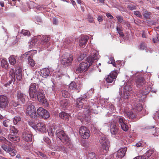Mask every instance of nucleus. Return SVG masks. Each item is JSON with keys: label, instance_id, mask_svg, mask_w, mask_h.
I'll use <instances>...</instances> for the list:
<instances>
[{"label": "nucleus", "instance_id": "nucleus-1", "mask_svg": "<svg viewBox=\"0 0 159 159\" xmlns=\"http://www.w3.org/2000/svg\"><path fill=\"white\" fill-rule=\"evenodd\" d=\"M9 75L11 80L9 81V85L11 84L12 83H13V84L15 83H17L22 79V69L20 67L17 68L16 70L15 74L14 70L11 69L10 70Z\"/></svg>", "mask_w": 159, "mask_h": 159}, {"label": "nucleus", "instance_id": "nucleus-2", "mask_svg": "<svg viewBox=\"0 0 159 159\" xmlns=\"http://www.w3.org/2000/svg\"><path fill=\"white\" fill-rule=\"evenodd\" d=\"M35 95L36 97H34V98H31V99L33 101L38 100L44 107H48V103L45 98L44 94L42 91H38L35 93Z\"/></svg>", "mask_w": 159, "mask_h": 159}, {"label": "nucleus", "instance_id": "nucleus-3", "mask_svg": "<svg viewBox=\"0 0 159 159\" xmlns=\"http://www.w3.org/2000/svg\"><path fill=\"white\" fill-rule=\"evenodd\" d=\"M56 135L63 143L68 145H69L70 140L63 130L61 129L57 130L56 132Z\"/></svg>", "mask_w": 159, "mask_h": 159}, {"label": "nucleus", "instance_id": "nucleus-4", "mask_svg": "<svg viewBox=\"0 0 159 159\" xmlns=\"http://www.w3.org/2000/svg\"><path fill=\"white\" fill-rule=\"evenodd\" d=\"M79 132L81 137L84 139H88L90 136L89 130L84 126H82L80 128Z\"/></svg>", "mask_w": 159, "mask_h": 159}, {"label": "nucleus", "instance_id": "nucleus-5", "mask_svg": "<svg viewBox=\"0 0 159 159\" xmlns=\"http://www.w3.org/2000/svg\"><path fill=\"white\" fill-rule=\"evenodd\" d=\"M132 89V87L129 83H127L124 87L123 93L121 97L125 99H127L130 96Z\"/></svg>", "mask_w": 159, "mask_h": 159}, {"label": "nucleus", "instance_id": "nucleus-6", "mask_svg": "<svg viewBox=\"0 0 159 159\" xmlns=\"http://www.w3.org/2000/svg\"><path fill=\"white\" fill-rule=\"evenodd\" d=\"M26 113L31 117L36 119L37 118L36 110L34 106L32 104L29 105L27 109Z\"/></svg>", "mask_w": 159, "mask_h": 159}, {"label": "nucleus", "instance_id": "nucleus-7", "mask_svg": "<svg viewBox=\"0 0 159 159\" xmlns=\"http://www.w3.org/2000/svg\"><path fill=\"white\" fill-rule=\"evenodd\" d=\"M38 115L41 118L47 119L50 117L49 112L45 109L42 107H39L37 111Z\"/></svg>", "mask_w": 159, "mask_h": 159}, {"label": "nucleus", "instance_id": "nucleus-8", "mask_svg": "<svg viewBox=\"0 0 159 159\" xmlns=\"http://www.w3.org/2000/svg\"><path fill=\"white\" fill-rule=\"evenodd\" d=\"M100 143L102 148L106 151L108 150L110 146V143L106 137L103 136L100 139Z\"/></svg>", "mask_w": 159, "mask_h": 159}, {"label": "nucleus", "instance_id": "nucleus-9", "mask_svg": "<svg viewBox=\"0 0 159 159\" xmlns=\"http://www.w3.org/2000/svg\"><path fill=\"white\" fill-rule=\"evenodd\" d=\"M116 120L120 125L121 128L124 131H127L128 129V126L125 122V120L122 116H117L116 117Z\"/></svg>", "mask_w": 159, "mask_h": 159}, {"label": "nucleus", "instance_id": "nucleus-10", "mask_svg": "<svg viewBox=\"0 0 159 159\" xmlns=\"http://www.w3.org/2000/svg\"><path fill=\"white\" fill-rule=\"evenodd\" d=\"M30 98H34L35 93L39 91H37L36 84L35 83H31L30 86L29 90Z\"/></svg>", "mask_w": 159, "mask_h": 159}, {"label": "nucleus", "instance_id": "nucleus-11", "mask_svg": "<svg viewBox=\"0 0 159 159\" xmlns=\"http://www.w3.org/2000/svg\"><path fill=\"white\" fill-rule=\"evenodd\" d=\"M92 56H89L86 58V61L89 63V66L92 64L93 62L96 60L98 59V52L96 50L92 51Z\"/></svg>", "mask_w": 159, "mask_h": 159}, {"label": "nucleus", "instance_id": "nucleus-12", "mask_svg": "<svg viewBox=\"0 0 159 159\" xmlns=\"http://www.w3.org/2000/svg\"><path fill=\"white\" fill-rule=\"evenodd\" d=\"M118 73V71L116 70L111 71L106 78L107 82L109 83H112L116 78Z\"/></svg>", "mask_w": 159, "mask_h": 159}, {"label": "nucleus", "instance_id": "nucleus-13", "mask_svg": "<svg viewBox=\"0 0 159 159\" xmlns=\"http://www.w3.org/2000/svg\"><path fill=\"white\" fill-rule=\"evenodd\" d=\"M7 98L3 95H0V108H5L8 105Z\"/></svg>", "mask_w": 159, "mask_h": 159}, {"label": "nucleus", "instance_id": "nucleus-14", "mask_svg": "<svg viewBox=\"0 0 159 159\" xmlns=\"http://www.w3.org/2000/svg\"><path fill=\"white\" fill-rule=\"evenodd\" d=\"M17 98L18 100L23 103H24L28 99L27 96L20 91H18L17 92Z\"/></svg>", "mask_w": 159, "mask_h": 159}, {"label": "nucleus", "instance_id": "nucleus-15", "mask_svg": "<svg viewBox=\"0 0 159 159\" xmlns=\"http://www.w3.org/2000/svg\"><path fill=\"white\" fill-rule=\"evenodd\" d=\"M110 131L111 134L112 135H116L118 132V127L116 125V123L114 121L111 123Z\"/></svg>", "mask_w": 159, "mask_h": 159}, {"label": "nucleus", "instance_id": "nucleus-16", "mask_svg": "<svg viewBox=\"0 0 159 159\" xmlns=\"http://www.w3.org/2000/svg\"><path fill=\"white\" fill-rule=\"evenodd\" d=\"M127 148L125 147L119 149L116 155L117 159H121L122 157H124Z\"/></svg>", "mask_w": 159, "mask_h": 159}, {"label": "nucleus", "instance_id": "nucleus-17", "mask_svg": "<svg viewBox=\"0 0 159 159\" xmlns=\"http://www.w3.org/2000/svg\"><path fill=\"white\" fill-rule=\"evenodd\" d=\"M57 126L52 124L51 126H50L49 127V129L48 130V133L49 136H53L55 134H56V132L57 130H59Z\"/></svg>", "mask_w": 159, "mask_h": 159}, {"label": "nucleus", "instance_id": "nucleus-18", "mask_svg": "<svg viewBox=\"0 0 159 159\" xmlns=\"http://www.w3.org/2000/svg\"><path fill=\"white\" fill-rule=\"evenodd\" d=\"M89 38L87 36H83L81 37L79 40V46L84 48L87 43Z\"/></svg>", "mask_w": 159, "mask_h": 159}, {"label": "nucleus", "instance_id": "nucleus-19", "mask_svg": "<svg viewBox=\"0 0 159 159\" xmlns=\"http://www.w3.org/2000/svg\"><path fill=\"white\" fill-rule=\"evenodd\" d=\"M37 129L39 131L44 132L46 131V127L45 124L42 122H39L36 125Z\"/></svg>", "mask_w": 159, "mask_h": 159}, {"label": "nucleus", "instance_id": "nucleus-20", "mask_svg": "<svg viewBox=\"0 0 159 159\" xmlns=\"http://www.w3.org/2000/svg\"><path fill=\"white\" fill-rule=\"evenodd\" d=\"M88 64L86 62H84L80 64V67L76 69V71L78 72H82L85 71L87 68Z\"/></svg>", "mask_w": 159, "mask_h": 159}, {"label": "nucleus", "instance_id": "nucleus-21", "mask_svg": "<svg viewBox=\"0 0 159 159\" xmlns=\"http://www.w3.org/2000/svg\"><path fill=\"white\" fill-rule=\"evenodd\" d=\"M148 91L147 90L144 92H143V90H141L137 93L136 96L138 98H139L138 100L140 101L146 97V95L148 94Z\"/></svg>", "mask_w": 159, "mask_h": 159}, {"label": "nucleus", "instance_id": "nucleus-22", "mask_svg": "<svg viewBox=\"0 0 159 159\" xmlns=\"http://www.w3.org/2000/svg\"><path fill=\"white\" fill-rule=\"evenodd\" d=\"M50 71L47 68H44L41 70L40 75L43 77L47 78L49 76Z\"/></svg>", "mask_w": 159, "mask_h": 159}, {"label": "nucleus", "instance_id": "nucleus-23", "mask_svg": "<svg viewBox=\"0 0 159 159\" xmlns=\"http://www.w3.org/2000/svg\"><path fill=\"white\" fill-rule=\"evenodd\" d=\"M145 83L144 78L142 77H140L137 79L136 81V85L137 87L139 88L143 86Z\"/></svg>", "mask_w": 159, "mask_h": 159}, {"label": "nucleus", "instance_id": "nucleus-24", "mask_svg": "<svg viewBox=\"0 0 159 159\" xmlns=\"http://www.w3.org/2000/svg\"><path fill=\"white\" fill-rule=\"evenodd\" d=\"M86 95H85L84 96H83L82 98H79L77 99L76 104L77 107L80 108L83 107V103L82 101H84L85 98H86Z\"/></svg>", "mask_w": 159, "mask_h": 159}, {"label": "nucleus", "instance_id": "nucleus-25", "mask_svg": "<svg viewBox=\"0 0 159 159\" xmlns=\"http://www.w3.org/2000/svg\"><path fill=\"white\" fill-rule=\"evenodd\" d=\"M23 138L25 141L27 142H30L32 141V135L29 133L26 132L23 134Z\"/></svg>", "mask_w": 159, "mask_h": 159}, {"label": "nucleus", "instance_id": "nucleus-26", "mask_svg": "<svg viewBox=\"0 0 159 159\" xmlns=\"http://www.w3.org/2000/svg\"><path fill=\"white\" fill-rule=\"evenodd\" d=\"M8 137L10 141L14 143L18 142L20 140V138L17 136L10 134L8 135Z\"/></svg>", "mask_w": 159, "mask_h": 159}, {"label": "nucleus", "instance_id": "nucleus-27", "mask_svg": "<svg viewBox=\"0 0 159 159\" xmlns=\"http://www.w3.org/2000/svg\"><path fill=\"white\" fill-rule=\"evenodd\" d=\"M49 37L46 35L42 36L41 38L40 44L42 45L45 44L49 41Z\"/></svg>", "mask_w": 159, "mask_h": 159}, {"label": "nucleus", "instance_id": "nucleus-28", "mask_svg": "<svg viewBox=\"0 0 159 159\" xmlns=\"http://www.w3.org/2000/svg\"><path fill=\"white\" fill-rule=\"evenodd\" d=\"M59 117L65 120L68 121L69 120V115L64 112H62L59 114Z\"/></svg>", "mask_w": 159, "mask_h": 159}, {"label": "nucleus", "instance_id": "nucleus-29", "mask_svg": "<svg viewBox=\"0 0 159 159\" xmlns=\"http://www.w3.org/2000/svg\"><path fill=\"white\" fill-rule=\"evenodd\" d=\"M116 18L119 23H122V24L124 25L128 24V22L124 20L123 17L122 16L117 15L116 16Z\"/></svg>", "mask_w": 159, "mask_h": 159}, {"label": "nucleus", "instance_id": "nucleus-30", "mask_svg": "<svg viewBox=\"0 0 159 159\" xmlns=\"http://www.w3.org/2000/svg\"><path fill=\"white\" fill-rule=\"evenodd\" d=\"M61 64L63 65H66V66H68L69 65L70 59L69 58H64L63 57L61 61Z\"/></svg>", "mask_w": 159, "mask_h": 159}, {"label": "nucleus", "instance_id": "nucleus-31", "mask_svg": "<svg viewBox=\"0 0 159 159\" xmlns=\"http://www.w3.org/2000/svg\"><path fill=\"white\" fill-rule=\"evenodd\" d=\"M125 115L130 119H133L135 117V115L131 111H125Z\"/></svg>", "mask_w": 159, "mask_h": 159}, {"label": "nucleus", "instance_id": "nucleus-32", "mask_svg": "<svg viewBox=\"0 0 159 159\" xmlns=\"http://www.w3.org/2000/svg\"><path fill=\"white\" fill-rule=\"evenodd\" d=\"M9 61L10 64L12 65H15L16 63V60L13 55L9 57Z\"/></svg>", "mask_w": 159, "mask_h": 159}, {"label": "nucleus", "instance_id": "nucleus-33", "mask_svg": "<svg viewBox=\"0 0 159 159\" xmlns=\"http://www.w3.org/2000/svg\"><path fill=\"white\" fill-rule=\"evenodd\" d=\"M153 152L152 150H149L148 151L143 155L142 156L143 157L146 158V159L149 157Z\"/></svg>", "mask_w": 159, "mask_h": 159}, {"label": "nucleus", "instance_id": "nucleus-34", "mask_svg": "<svg viewBox=\"0 0 159 159\" xmlns=\"http://www.w3.org/2000/svg\"><path fill=\"white\" fill-rule=\"evenodd\" d=\"M1 66L3 68L7 69L8 67V63L5 59H2L1 61Z\"/></svg>", "mask_w": 159, "mask_h": 159}, {"label": "nucleus", "instance_id": "nucleus-35", "mask_svg": "<svg viewBox=\"0 0 159 159\" xmlns=\"http://www.w3.org/2000/svg\"><path fill=\"white\" fill-rule=\"evenodd\" d=\"M2 147L4 151L9 152L12 151V148L8 147L6 145L4 144L2 145Z\"/></svg>", "mask_w": 159, "mask_h": 159}, {"label": "nucleus", "instance_id": "nucleus-36", "mask_svg": "<svg viewBox=\"0 0 159 159\" xmlns=\"http://www.w3.org/2000/svg\"><path fill=\"white\" fill-rule=\"evenodd\" d=\"M134 109L137 110L138 111H140L142 110V107L140 103L134 104Z\"/></svg>", "mask_w": 159, "mask_h": 159}, {"label": "nucleus", "instance_id": "nucleus-37", "mask_svg": "<svg viewBox=\"0 0 159 159\" xmlns=\"http://www.w3.org/2000/svg\"><path fill=\"white\" fill-rule=\"evenodd\" d=\"M140 49L141 50H145L146 52H148L149 51L151 53L150 51L147 49L146 45L144 43H142L140 45Z\"/></svg>", "mask_w": 159, "mask_h": 159}, {"label": "nucleus", "instance_id": "nucleus-38", "mask_svg": "<svg viewBox=\"0 0 159 159\" xmlns=\"http://www.w3.org/2000/svg\"><path fill=\"white\" fill-rule=\"evenodd\" d=\"M2 124L4 127H7L10 126V121L9 120H6L3 121Z\"/></svg>", "mask_w": 159, "mask_h": 159}, {"label": "nucleus", "instance_id": "nucleus-39", "mask_svg": "<svg viewBox=\"0 0 159 159\" xmlns=\"http://www.w3.org/2000/svg\"><path fill=\"white\" fill-rule=\"evenodd\" d=\"M28 61L29 64L32 67L35 65L34 61L31 58L30 56L28 57Z\"/></svg>", "mask_w": 159, "mask_h": 159}, {"label": "nucleus", "instance_id": "nucleus-40", "mask_svg": "<svg viewBox=\"0 0 159 159\" xmlns=\"http://www.w3.org/2000/svg\"><path fill=\"white\" fill-rule=\"evenodd\" d=\"M88 159H96V157L95 153L92 152L89 153Z\"/></svg>", "mask_w": 159, "mask_h": 159}, {"label": "nucleus", "instance_id": "nucleus-41", "mask_svg": "<svg viewBox=\"0 0 159 159\" xmlns=\"http://www.w3.org/2000/svg\"><path fill=\"white\" fill-rule=\"evenodd\" d=\"M43 140L47 144L50 146L51 144V141L48 137L46 136L44 137L43 138Z\"/></svg>", "mask_w": 159, "mask_h": 159}, {"label": "nucleus", "instance_id": "nucleus-42", "mask_svg": "<svg viewBox=\"0 0 159 159\" xmlns=\"http://www.w3.org/2000/svg\"><path fill=\"white\" fill-rule=\"evenodd\" d=\"M21 120V118L18 116H16L14 118L13 121L14 124H16L17 122Z\"/></svg>", "mask_w": 159, "mask_h": 159}, {"label": "nucleus", "instance_id": "nucleus-43", "mask_svg": "<svg viewBox=\"0 0 159 159\" xmlns=\"http://www.w3.org/2000/svg\"><path fill=\"white\" fill-rule=\"evenodd\" d=\"M116 29L118 33L119 34L120 36L122 37H123L124 35L122 30L120 28H118L117 26L116 27Z\"/></svg>", "mask_w": 159, "mask_h": 159}, {"label": "nucleus", "instance_id": "nucleus-44", "mask_svg": "<svg viewBox=\"0 0 159 159\" xmlns=\"http://www.w3.org/2000/svg\"><path fill=\"white\" fill-rule=\"evenodd\" d=\"M152 40L154 43L157 42H159V35L157 34H156L153 38Z\"/></svg>", "mask_w": 159, "mask_h": 159}, {"label": "nucleus", "instance_id": "nucleus-45", "mask_svg": "<svg viewBox=\"0 0 159 159\" xmlns=\"http://www.w3.org/2000/svg\"><path fill=\"white\" fill-rule=\"evenodd\" d=\"M77 88V85L74 82H72L70 83V89H75Z\"/></svg>", "mask_w": 159, "mask_h": 159}, {"label": "nucleus", "instance_id": "nucleus-46", "mask_svg": "<svg viewBox=\"0 0 159 159\" xmlns=\"http://www.w3.org/2000/svg\"><path fill=\"white\" fill-rule=\"evenodd\" d=\"M127 8L130 10H134L136 9V7L134 5L130 4L128 6Z\"/></svg>", "mask_w": 159, "mask_h": 159}, {"label": "nucleus", "instance_id": "nucleus-47", "mask_svg": "<svg viewBox=\"0 0 159 159\" xmlns=\"http://www.w3.org/2000/svg\"><path fill=\"white\" fill-rule=\"evenodd\" d=\"M21 33L25 36H29L30 35V33L29 31L25 30H22Z\"/></svg>", "mask_w": 159, "mask_h": 159}, {"label": "nucleus", "instance_id": "nucleus-48", "mask_svg": "<svg viewBox=\"0 0 159 159\" xmlns=\"http://www.w3.org/2000/svg\"><path fill=\"white\" fill-rule=\"evenodd\" d=\"M151 13L148 12V11H146L144 12L143 14V16L144 18H149L150 16V15Z\"/></svg>", "mask_w": 159, "mask_h": 159}, {"label": "nucleus", "instance_id": "nucleus-49", "mask_svg": "<svg viewBox=\"0 0 159 159\" xmlns=\"http://www.w3.org/2000/svg\"><path fill=\"white\" fill-rule=\"evenodd\" d=\"M134 14L138 17L141 18L142 16V14L139 11H135L134 12Z\"/></svg>", "mask_w": 159, "mask_h": 159}, {"label": "nucleus", "instance_id": "nucleus-50", "mask_svg": "<svg viewBox=\"0 0 159 159\" xmlns=\"http://www.w3.org/2000/svg\"><path fill=\"white\" fill-rule=\"evenodd\" d=\"M10 131L11 133L14 134H16L17 133V130L15 128L14 126H12L11 128Z\"/></svg>", "mask_w": 159, "mask_h": 159}, {"label": "nucleus", "instance_id": "nucleus-51", "mask_svg": "<svg viewBox=\"0 0 159 159\" xmlns=\"http://www.w3.org/2000/svg\"><path fill=\"white\" fill-rule=\"evenodd\" d=\"M37 155L38 156H39L42 157L43 158L44 157V158H45L46 157V155L44 154L43 153L41 152H37Z\"/></svg>", "mask_w": 159, "mask_h": 159}, {"label": "nucleus", "instance_id": "nucleus-52", "mask_svg": "<svg viewBox=\"0 0 159 159\" xmlns=\"http://www.w3.org/2000/svg\"><path fill=\"white\" fill-rule=\"evenodd\" d=\"M88 112H90V113H96L97 112L96 111L94 110L93 108H89L88 109Z\"/></svg>", "mask_w": 159, "mask_h": 159}, {"label": "nucleus", "instance_id": "nucleus-53", "mask_svg": "<svg viewBox=\"0 0 159 159\" xmlns=\"http://www.w3.org/2000/svg\"><path fill=\"white\" fill-rule=\"evenodd\" d=\"M11 104L14 107H16L18 105L16 102L13 101L11 102Z\"/></svg>", "mask_w": 159, "mask_h": 159}, {"label": "nucleus", "instance_id": "nucleus-54", "mask_svg": "<svg viewBox=\"0 0 159 159\" xmlns=\"http://www.w3.org/2000/svg\"><path fill=\"white\" fill-rule=\"evenodd\" d=\"M7 141L6 139L4 137H0V142L6 143Z\"/></svg>", "mask_w": 159, "mask_h": 159}, {"label": "nucleus", "instance_id": "nucleus-55", "mask_svg": "<svg viewBox=\"0 0 159 159\" xmlns=\"http://www.w3.org/2000/svg\"><path fill=\"white\" fill-rule=\"evenodd\" d=\"M110 107V108L109 109H110L111 112H113L115 111V108L114 106L112 104H111Z\"/></svg>", "mask_w": 159, "mask_h": 159}, {"label": "nucleus", "instance_id": "nucleus-56", "mask_svg": "<svg viewBox=\"0 0 159 159\" xmlns=\"http://www.w3.org/2000/svg\"><path fill=\"white\" fill-rule=\"evenodd\" d=\"M85 57V56L84 54L83 55H81L80 57L78 58V60L79 61L81 60H82Z\"/></svg>", "mask_w": 159, "mask_h": 159}, {"label": "nucleus", "instance_id": "nucleus-57", "mask_svg": "<svg viewBox=\"0 0 159 159\" xmlns=\"http://www.w3.org/2000/svg\"><path fill=\"white\" fill-rule=\"evenodd\" d=\"M106 15L107 17L109 18L110 19H112L113 18V16H112L109 13H107Z\"/></svg>", "mask_w": 159, "mask_h": 159}, {"label": "nucleus", "instance_id": "nucleus-58", "mask_svg": "<svg viewBox=\"0 0 159 159\" xmlns=\"http://www.w3.org/2000/svg\"><path fill=\"white\" fill-rule=\"evenodd\" d=\"M64 93H63V96L64 97V98H66L67 97V96H68V93L65 91H63Z\"/></svg>", "mask_w": 159, "mask_h": 159}, {"label": "nucleus", "instance_id": "nucleus-59", "mask_svg": "<svg viewBox=\"0 0 159 159\" xmlns=\"http://www.w3.org/2000/svg\"><path fill=\"white\" fill-rule=\"evenodd\" d=\"M89 22L90 23L93 22V19L92 17L91 16H89L88 17Z\"/></svg>", "mask_w": 159, "mask_h": 159}, {"label": "nucleus", "instance_id": "nucleus-60", "mask_svg": "<svg viewBox=\"0 0 159 159\" xmlns=\"http://www.w3.org/2000/svg\"><path fill=\"white\" fill-rule=\"evenodd\" d=\"M35 40H32L30 42V43H29V44H30V45H32L31 46L32 47L35 45V43H34L35 42Z\"/></svg>", "mask_w": 159, "mask_h": 159}, {"label": "nucleus", "instance_id": "nucleus-61", "mask_svg": "<svg viewBox=\"0 0 159 159\" xmlns=\"http://www.w3.org/2000/svg\"><path fill=\"white\" fill-rule=\"evenodd\" d=\"M134 159H146V158L143 157L142 156H139L135 157Z\"/></svg>", "mask_w": 159, "mask_h": 159}, {"label": "nucleus", "instance_id": "nucleus-62", "mask_svg": "<svg viewBox=\"0 0 159 159\" xmlns=\"http://www.w3.org/2000/svg\"><path fill=\"white\" fill-rule=\"evenodd\" d=\"M9 153H12L13 154V155H12V156H13L16 155V152L15 150L12 149V151H10V152Z\"/></svg>", "mask_w": 159, "mask_h": 159}, {"label": "nucleus", "instance_id": "nucleus-63", "mask_svg": "<svg viewBox=\"0 0 159 159\" xmlns=\"http://www.w3.org/2000/svg\"><path fill=\"white\" fill-rule=\"evenodd\" d=\"M53 23L54 25H57L58 23V21L57 19L56 18H53Z\"/></svg>", "mask_w": 159, "mask_h": 159}, {"label": "nucleus", "instance_id": "nucleus-64", "mask_svg": "<svg viewBox=\"0 0 159 159\" xmlns=\"http://www.w3.org/2000/svg\"><path fill=\"white\" fill-rule=\"evenodd\" d=\"M142 145V143L140 142H138L136 143L135 145V146L137 147H140Z\"/></svg>", "mask_w": 159, "mask_h": 159}]
</instances>
